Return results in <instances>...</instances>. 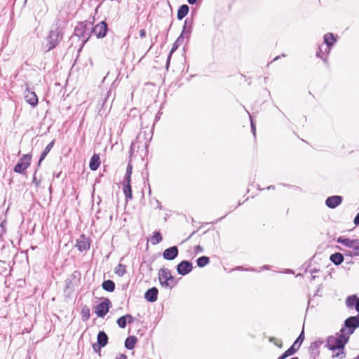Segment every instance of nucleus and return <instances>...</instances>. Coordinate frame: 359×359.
I'll list each match as a JSON object with an SVG mask.
<instances>
[{
    "label": "nucleus",
    "mask_w": 359,
    "mask_h": 359,
    "mask_svg": "<svg viewBox=\"0 0 359 359\" xmlns=\"http://www.w3.org/2000/svg\"><path fill=\"white\" fill-rule=\"evenodd\" d=\"M197 266L203 268L210 263V258L207 256H201L196 259Z\"/></svg>",
    "instance_id": "7c9ffc66"
},
{
    "label": "nucleus",
    "mask_w": 359,
    "mask_h": 359,
    "mask_svg": "<svg viewBox=\"0 0 359 359\" xmlns=\"http://www.w3.org/2000/svg\"><path fill=\"white\" fill-rule=\"evenodd\" d=\"M126 317L127 321H128V323L129 324H130V323H133V321H134V318H133L131 315H130V314H127V315H126Z\"/></svg>",
    "instance_id": "a18cd8bd"
},
{
    "label": "nucleus",
    "mask_w": 359,
    "mask_h": 359,
    "mask_svg": "<svg viewBox=\"0 0 359 359\" xmlns=\"http://www.w3.org/2000/svg\"><path fill=\"white\" fill-rule=\"evenodd\" d=\"M193 19L187 18L184 20L183 28L180 36H184L187 41L189 40L190 35L192 31Z\"/></svg>",
    "instance_id": "4468645a"
},
{
    "label": "nucleus",
    "mask_w": 359,
    "mask_h": 359,
    "mask_svg": "<svg viewBox=\"0 0 359 359\" xmlns=\"http://www.w3.org/2000/svg\"><path fill=\"white\" fill-rule=\"evenodd\" d=\"M315 278H316V276L312 274L311 279L313 280V279H315Z\"/></svg>",
    "instance_id": "69168bd1"
},
{
    "label": "nucleus",
    "mask_w": 359,
    "mask_h": 359,
    "mask_svg": "<svg viewBox=\"0 0 359 359\" xmlns=\"http://www.w3.org/2000/svg\"><path fill=\"white\" fill-rule=\"evenodd\" d=\"M194 250L196 253H200V252H203V248L199 245L195 246Z\"/></svg>",
    "instance_id": "c03bdc74"
},
{
    "label": "nucleus",
    "mask_w": 359,
    "mask_h": 359,
    "mask_svg": "<svg viewBox=\"0 0 359 359\" xmlns=\"http://www.w3.org/2000/svg\"><path fill=\"white\" fill-rule=\"evenodd\" d=\"M184 39V36H179L178 38L176 39V41L174 42L172 47L169 53V55L167 58L166 61V67L167 69L169 67L170 61L171 59L172 54L178 48V47L183 43Z\"/></svg>",
    "instance_id": "f3484780"
},
{
    "label": "nucleus",
    "mask_w": 359,
    "mask_h": 359,
    "mask_svg": "<svg viewBox=\"0 0 359 359\" xmlns=\"http://www.w3.org/2000/svg\"><path fill=\"white\" fill-rule=\"evenodd\" d=\"M102 287L105 291L111 292L115 290V283L111 280H104Z\"/></svg>",
    "instance_id": "cd10ccee"
},
{
    "label": "nucleus",
    "mask_w": 359,
    "mask_h": 359,
    "mask_svg": "<svg viewBox=\"0 0 359 359\" xmlns=\"http://www.w3.org/2000/svg\"><path fill=\"white\" fill-rule=\"evenodd\" d=\"M319 290H320V288L318 289L317 292L314 294L313 297L318 295Z\"/></svg>",
    "instance_id": "bf43d9fd"
},
{
    "label": "nucleus",
    "mask_w": 359,
    "mask_h": 359,
    "mask_svg": "<svg viewBox=\"0 0 359 359\" xmlns=\"http://www.w3.org/2000/svg\"><path fill=\"white\" fill-rule=\"evenodd\" d=\"M168 283L169 284L168 286H164V288L166 289H172L177 283V281L175 280V278L172 274L168 276Z\"/></svg>",
    "instance_id": "c9c22d12"
},
{
    "label": "nucleus",
    "mask_w": 359,
    "mask_h": 359,
    "mask_svg": "<svg viewBox=\"0 0 359 359\" xmlns=\"http://www.w3.org/2000/svg\"><path fill=\"white\" fill-rule=\"evenodd\" d=\"M295 353V350L293 348H289L286 350L278 359H285L286 358L292 355Z\"/></svg>",
    "instance_id": "f704fd0d"
},
{
    "label": "nucleus",
    "mask_w": 359,
    "mask_h": 359,
    "mask_svg": "<svg viewBox=\"0 0 359 359\" xmlns=\"http://www.w3.org/2000/svg\"><path fill=\"white\" fill-rule=\"evenodd\" d=\"M250 118L251 131L253 133L254 136H255V131H256L255 124V123L252 118V116L250 115Z\"/></svg>",
    "instance_id": "a19ab883"
},
{
    "label": "nucleus",
    "mask_w": 359,
    "mask_h": 359,
    "mask_svg": "<svg viewBox=\"0 0 359 359\" xmlns=\"http://www.w3.org/2000/svg\"><path fill=\"white\" fill-rule=\"evenodd\" d=\"M337 337L330 336L327 339L326 346L330 351H335L337 349L344 350L346 344L348 342V336L339 332L337 334Z\"/></svg>",
    "instance_id": "7ed1b4c3"
},
{
    "label": "nucleus",
    "mask_w": 359,
    "mask_h": 359,
    "mask_svg": "<svg viewBox=\"0 0 359 359\" xmlns=\"http://www.w3.org/2000/svg\"><path fill=\"white\" fill-rule=\"evenodd\" d=\"M93 30V22L90 21L81 22L77 24L74 29V35L78 36L81 41V47L86 44V43L90 39L92 34Z\"/></svg>",
    "instance_id": "f03ea898"
},
{
    "label": "nucleus",
    "mask_w": 359,
    "mask_h": 359,
    "mask_svg": "<svg viewBox=\"0 0 359 359\" xmlns=\"http://www.w3.org/2000/svg\"><path fill=\"white\" fill-rule=\"evenodd\" d=\"M176 269L178 274L186 276L192 271L193 265L190 261L183 260L177 265Z\"/></svg>",
    "instance_id": "6e6552de"
},
{
    "label": "nucleus",
    "mask_w": 359,
    "mask_h": 359,
    "mask_svg": "<svg viewBox=\"0 0 359 359\" xmlns=\"http://www.w3.org/2000/svg\"><path fill=\"white\" fill-rule=\"evenodd\" d=\"M132 170H133L132 164L130 163H128V164L127 165V168H126V174H125V176L123 178L124 180H131Z\"/></svg>",
    "instance_id": "4c0bfd02"
},
{
    "label": "nucleus",
    "mask_w": 359,
    "mask_h": 359,
    "mask_svg": "<svg viewBox=\"0 0 359 359\" xmlns=\"http://www.w3.org/2000/svg\"><path fill=\"white\" fill-rule=\"evenodd\" d=\"M318 271V270H317L316 269H311V274H313V273H316Z\"/></svg>",
    "instance_id": "5fc2aeb1"
},
{
    "label": "nucleus",
    "mask_w": 359,
    "mask_h": 359,
    "mask_svg": "<svg viewBox=\"0 0 359 359\" xmlns=\"http://www.w3.org/2000/svg\"><path fill=\"white\" fill-rule=\"evenodd\" d=\"M100 165V158L98 154H93L90 158L89 168L91 170L95 171L98 169Z\"/></svg>",
    "instance_id": "aec40b11"
},
{
    "label": "nucleus",
    "mask_w": 359,
    "mask_h": 359,
    "mask_svg": "<svg viewBox=\"0 0 359 359\" xmlns=\"http://www.w3.org/2000/svg\"><path fill=\"white\" fill-rule=\"evenodd\" d=\"M269 269V265H264L262 269Z\"/></svg>",
    "instance_id": "6e6d98bb"
},
{
    "label": "nucleus",
    "mask_w": 359,
    "mask_h": 359,
    "mask_svg": "<svg viewBox=\"0 0 359 359\" xmlns=\"http://www.w3.org/2000/svg\"><path fill=\"white\" fill-rule=\"evenodd\" d=\"M337 243H341V245H344V246L348 247L351 249L355 240H351L348 238L340 236L337 238Z\"/></svg>",
    "instance_id": "c756f323"
},
{
    "label": "nucleus",
    "mask_w": 359,
    "mask_h": 359,
    "mask_svg": "<svg viewBox=\"0 0 359 359\" xmlns=\"http://www.w3.org/2000/svg\"><path fill=\"white\" fill-rule=\"evenodd\" d=\"M353 223L355 226H359V212L355 217L353 219Z\"/></svg>",
    "instance_id": "de8ad7c7"
},
{
    "label": "nucleus",
    "mask_w": 359,
    "mask_h": 359,
    "mask_svg": "<svg viewBox=\"0 0 359 359\" xmlns=\"http://www.w3.org/2000/svg\"><path fill=\"white\" fill-rule=\"evenodd\" d=\"M32 157L31 154H23L15 165L13 171L16 173L24 174L31 164Z\"/></svg>",
    "instance_id": "39448f33"
},
{
    "label": "nucleus",
    "mask_w": 359,
    "mask_h": 359,
    "mask_svg": "<svg viewBox=\"0 0 359 359\" xmlns=\"http://www.w3.org/2000/svg\"><path fill=\"white\" fill-rule=\"evenodd\" d=\"M110 305V300L105 299L95 306V313L98 317L103 318L109 312Z\"/></svg>",
    "instance_id": "0eeeda50"
},
{
    "label": "nucleus",
    "mask_w": 359,
    "mask_h": 359,
    "mask_svg": "<svg viewBox=\"0 0 359 359\" xmlns=\"http://www.w3.org/2000/svg\"><path fill=\"white\" fill-rule=\"evenodd\" d=\"M11 247L9 245L4 244L0 249V257L3 259H7L10 257Z\"/></svg>",
    "instance_id": "bb28decb"
},
{
    "label": "nucleus",
    "mask_w": 359,
    "mask_h": 359,
    "mask_svg": "<svg viewBox=\"0 0 359 359\" xmlns=\"http://www.w3.org/2000/svg\"><path fill=\"white\" fill-rule=\"evenodd\" d=\"M179 255V250L176 245L166 248L163 252V257L165 260L172 261L174 260Z\"/></svg>",
    "instance_id": "9d476101"
},
{
    "label": "nucleus",
    "mask_w": 359,
    "mask_h": 359,
    "mask_svg": "<svg viewBox=\"0 0 359 359\" xmlns=\"http://www.w3.org/2000/svg\"><path fill=\"white\" fill-rule=\"evenodd\" d=\"M39 168H38L36 166V170L34 171V175H33V179H32V183L34 184L36 187H39L40 185V184H41V180H37V178L36 177V172H37Z\"/></svg>",
    "instance_id": "58836bf2"
},
{
    "label": "nucleus",
    "mask_w": 359,
    "mask_h": 359,
    "mask_svg": "<svg viewBox=\"0 0 359 359\" xmlns=\"http://www.w3.org/2000/svg\"><path fill=\"white\" fill-rule=\"evenodd\" d=\"M279 58H280V56H277V57H276L273 59V60H274V61H275V60H278Z\"/></svg>",
    "instance_id": "052dcab7"
},
{
    "label": "nucleus",
    "mask_w": 359,
    "mask_h": 359,
    "mask_svg": "<svg viewBox=\"0 0 359 359\" xmlns=\"http://www.w3.org/2000/svg\"><path fill=\"white\" fill-rule=\"evenodd\" d=\"M323 41L327 47V53L330 52L331 47L337 42V37L332 33H327L323 36Z\"/></svg>",
    "instance_id": "a211bd4d"
},
{
    "label": "nucleus",
    "mask_w": 359,
    "mask_h": 359,
    "mask_svg": "<svg viewBox=\"0 0 359 359\" xmlns=\"http://www.w3.org/2000/svg\"><path fill=\"white\" fill-rule=\"evenodd\" d=\"M55 144V140H52L45 148L41 154L39 162L37 163V167L39 168L41 166V162L45 159L48 154L50 152L51 149L53 147Z\"/></svg>",
    "instance_id": "4be33fe9"
},
{
    "label": "nucleus",
    "mask_w": 359,
    "mask_h": 359,
    "mask_svg": "<svg viewBox=\"0 0 359 359\" xmlns=\"http://www.w3.org/2000/svg\"><path fill=\"white\" fill-rule=\"evenodd\" d=\"M339 355H340V353H337V354L334 355V357H339Z\"/></svg>",
    "instance_id": "680f3d73"
},
{
    "label": "nucleus",
    "mask_w": 359,
    "mask_h": 359,
    "mask_svg": "<svg viewBox=\"0 0 359 359\" xmlns=\"http://www.w3.org/2000/svg\"><path fill=\"white\" fill-rule=\"evenodd\" d=\"M341 354L343 355V356H341V358H344L345 357V353L344 351L341 352Z\"/></svg>",
    "instance_id": "e2e57ef3"
},
{
    "label": "nucleus",
    "mask_w": 359,
    "mask_h": 359,
    "mask_svg": "<svg viewBox=\"0 0 359 359\" xmlns=\"http://www.w3.org/2000/svg\"><path fill=\"white\" fill-rule=\"evenodd\" d=\"M116 323L121 328H125L127 325V323H128L126 316H123L118 318L117 319Z\"/></svg>",
    "instance_id": "e433bc0d"
},
{
    "label": "nucleus",
    "mask_w": 359,
    "mask_h": 359,
    "mask_svg": "<svg viewBox=\"0 0 359 359\" xmlns=\"http://www.w3.org/2000/svg\"><path fill=\"white\" fill-rule=\"evenodd\" d=\"M236 269L238 270H245V271H255V272H259L261 271L262 269L260 270H257L255 269H253V268H250V269H244L243 266H238L236 268Z\"/></svg>",
    "instance_id": "37998d69"
},
{
    "label": "nucleus",
    "mask_w": 359,
    "mask_h": 359,
    "mask_svg": "<svg viewBox=\"0 0 359 359\" xmlns=\"http://www.w3.org/2000/svg\"><path fill=\"white\" fill-rule=\"evenodd\" d=\"M108 25L105 21H102L95 26L93 25L92 33H94L97 38H104L108 32Z\"/></svg>",
    "instance_id": "423d86ee"
},
{
    "label": "nucleus",
    "mask_w": 359,
    "mask_h": 359,
    "mask_svg": "<svg viewBox=\"0 0 359 359\" xmlns=\"http://www.w3.org/2000/svg\"><path fill=\"white\" fill-rule=\"evenodd\" d=\"M275 340H276V338H275V337H270V338H269V341H270L271 342H273Z\"/></svg>",
    "instance_id": "4d7b16f0"
},
{
    "label": "nucleus",
    "mask_w": 359,
    "mask_h": 359,
    "mask_svg": "<svg viewBox=\"0 0 359 359\" xmlns=\"http://www.w3.org/2000/svg\"><path fill=\"white\" fill-rule=\"evenodd\" d=\"M111 93V90L107 92V97H109V95Z\"/></svg>",
    "instance_id": "0e129e2a"
},
{
    "label": "nucleus",
    "mask_w": 359,
    "mask_h": 359,
    "mask_svg": "<svg viewBox=\"0 0 359 359\" xmlns=\"http://www.w3.org/2000/svg\"><path fill=\"white\" fill-rule=\"evenodd\" d=\"M63 34L59 27L51 29L47 36V43L46 45V51H50L55 48L62 39Z\"/></svg>",
    "instance_id": "20e7f679"
},
{
    "label": "nucleus",
    "mask_w": 359,
    "mask_h": 359,
    "mask_svg": "<svg viewBox=\"0 0 359 359\" xmlns=\"http://www.w3.org/2000/svg\"><path fill=\"white\" fill-rule=\"evenodd\" d=\"M357 357H358V359H359V355Z\"/></svg>",
    "instance_id": "774afa93"
},
{
    "label": "nucleus",
    "mask_w": 359,
    "mask_h": 359,
    "mask_svg": "<svg viewBox=\"0 0 359 359\" xmlns=\"http://www.w3.org/2000/svg\"><path fill=\"white\" fill-rule=\"evenodd\" d=\"M189 7L187 4L181 5L178 10H177V18L179 20H182L189 13Z\"/></svg>",
    "instance_id": "b1692460"
},
{
    "label": "nucleus",
    "mask_w": 359,
    "mask_h": 359,
    "mask_svg": "<svg viewBox=\"0 0 359 359\" xmlns=\"http://www.w3.org/2000/svg\"><path fill=\"white\" fill-rule=\"evenodd\" d=\"M156 203H157V208H159V209H161L162 207H161V203L158 201H156Z\"/></svg>",
    "instance_id": "864d4df0"
},
{
    "label": "nucleus",
    "mask_w": 359,
    "mask_h": 359,
    "mask_svg": "<svg viewBox=\"0 0 359 359\" xmlns=\"http://www.w3.org/2000/svg\"><path fill=\"white\" fill-rule=\"evenodd\" d=\"M109 337L104 331H100L97 336V343L100 344V346L104 347L108 344Z\"/></svg>",
    "instance_id": "5701e85b"
},
{
    "label": "nucleus",
    "mask_w": 359,
    "mask_h": 359,
    "mask_svg": "<svg viewBox=\"0 0 359 359\" xmlns=\"http://www.w3.org/2000/svg\"><path fill=\"white\" fill-rule=\"evenodd\" d=\"M330 259L334 264L338 266L344 262V257L340 252H335L330 255Z\"/></svg>",
    "instance_id": "393cba45"
},
{
    "label": "nucleus",
    "mask_w": 359,
    "mask_h": 359,
    "mask_svg": "<svg viewBox=\"0 0 359 359\" xmlns=\"http://www.w3.org/2000/svg\"><path fill=\"white\" fill-rule=\"evenodd\" d=\"M308 304H309V306L311 304V299L309 300Z\"/></svg>",
    "instance_id": "338daca9"
},
{
    "label": "nucleus",
    "mask_w": 359,
    "mask_h": 359,
    "mask_svg": "<svg viewBox=\"0 0 359 359\" xmlns=\"http://www.w3.org/2000/svg\"><path fill=\"white\" fill-rule=\"evenodd\" d=\"M81 313L83 321L88 320L90 317V309L86 305L81 308Z\"/></svg>",
    "instance_id": "473e14b6"
},
{
    "label": "nucleus",
    "mask_w": 359,
    "mask_h": 359,
    "mask_svg": "<svg viewBox=\"0 0 359 359\" xmlns=\"http://www.w3.org/2000/svg\"><path fill=\"white\" fill-rule=\"evenodd\" d=\"M116 359H127V356L125 354H120Z\"/></svg>",
    "instance_id": "8fccbe9b"
},
{
    "label": "nucleus",
    "mask_w": 359,
    "mask_h": 359,
    "mask_svg": "<svg viewBox=\"0 0 359 359\" xmlns=\"http://www.w3.org/2000/svg\"><path fill=\"white\" fill-rule=\"evenodd\" d=\"M137 341V338L135 336H129L125 340V347L128 350H133Z\"/></svg>",
    "instance_id": "a878e982"
},
{
    "label": "nucleus",
    "mask_w": 359,
    "mask_h": 359,
    "mask_svg": "<svg viewBox=\"0 0 359 359\" xmlns=\"http://www.w3.org/2000/svg\"><path fill=\"white\" fill-rule=\"evenodd\" d=\"M126 266L122 264H119L115 269V273L119 276L123 277L124 274L126 273Z\"/></svg>",
    "instance_id": "2f4dec72"
},
{
    "label": "nucleus",
    "mask_w": 359,
    "mask_h": 359,
    "mask_svg": "<svg viewBox=\"0 0 359 359\" xmlns=\"http://www.w3.org/2000/svg\"><path fill=\"white\" fill-rule=\"evenodd\" d=\"M25 99L32 107H34L38 104V97L34 92L29 90L28 85L26 86Z\"/></svg>",
    "instance_id": "9b49d317"
},
{
    "label": "nucleus",
    "mask_w": 359,
    "mask_h": 359,
    "mask_svg": "<svg viewBox=\"0 0 359 359\" xmlns=\"http://www.w3.org/2000/svg\"><path fill=\"white\" fill-rule=\"evenodd\" d=\"M158 290L156 287L148 289L144 293V298L149 302H155L158 299Z\"/></svg>",
    "instance_id": "dca6fc26"
},
{
    "label": "nucleus",
    "mask_w": 359,
    "mask_h": 359,
    "mask_svg": "<svg viewBox=\"0 0 359 359\" xmlns=\"http://www.w3.org/2000/svg\"><path fill=\"white\" fill-rule=\"evenodd\" d=\"M162 239L161 233L159 231H156L151 238V242L153 245H156L161 242Z\"/></svg>",
    "instance_id": "72a5a7b5"
},
{
    "label": "nucleus",
    "mask_w": 359,
    "mask_h": 359,
    "mask_svg": "<svg viewBox=\"0 0 359 359\" xmlns=\"http://www.w3.org/2000/svg\"><path fill=\"white\" fill-rule=\"evenodd\" d=\"M321 54H322V49H321V48H320V47H319V48H318V50H317V52H316V56H317L318 57L321 58V59H323V60H325V59H324V58L323 57V56H322V55H321Z\"/></svg>",
    "instance_id": "49530a36"
},
{
    "label": "nucleus",
    "mask_w": 359,
    "mask_h": 359,
    "mask_svg": "<svg viewBox=\"0 0 359 359\" xmlns=\"http://www.w3.org/2000/svg\"><path fill=\"white\" fill-rule=\"evenodd\" d=\"M171 272L168 269L161 268L158 271V280L161 285L163 287L164 286H168V276L170 275Z\"/></svg>",
    "instance_id": "2eb2a0df"
},
{
    "label": "nucleus",
    "mask_w": 359,
    "mask_h": 359,
    "mask_svg": "<svg viewBox=\"0 0 359 359\" xmlns=\"http://www.w3.org/2000/svg\"><path fill=\"white\" fill-rule=\"evenodd\" d=\"M139 33H140V36L141 38H144L146 36V31L144 29H140Z\"/></svg>",
    "instance_id": "09e8293b"
},
{
    "label": "nucleus",
    "mask_w": 359,
    "mask_h": 359,
    "mask_svg": "<svg viewBox=\"0 0 359 359\" xmlns=\"http://www.w3.org/2000/svg\"><path fill=\"white\" fill-rule=\"evenodd\" d=\"M304 339V330L302 331L297 339L295 340V341L293 343V344L290 348H293L294 350H295V353L298 351L299 348L302 343L303 342Z\"/></svg>",
    "instance_id": "c85d7f7f"
},
{
    "label": "nucleus",
    "mask_w": 359,
    "mask_h": 359,
    "mask_svg": "<svg viewBox=\"0 0 359 359\" xmlns=\"http://www.w3.org/2000/svg\"><path fill=\"white\" fill-rule=\"evenodd\" d=\"M131 180H126L123 179V191L126 199H132V187L130 185Z\"/></svg>",
    "instance_id": "6ab92c4d"
},
{
    "label": "nucleus",
    "mask_w": 359,
    "mask_h": 359,
    "mask_svg": "<svg viewBox=\"0 0 359 359\" xmlns=\"http://www.w3.org/2000/svg\"><path fill=\"white\" fill-rule=\"evenodd\" d=\"M266 189H268V190H274L275 189V187L273 185H271V186L267 187Z\"/></svg>",
    "instance_id": "603ef678"
},
{
    "label": "nucleus",
    "mask_w": 359,
    "mask_h": 359,
    "mask_svg": "<svg viewBox=\"0 0 359 359\" xmlns=\"http://www.w3.org/2000/svg\"><path fill=\"white\" fill-rule=\"evenodd\" d=\"M6 232V228L3 223L0 224V238L3 239V234Z\"/></svg>",
    "instance_id": "79ce46f5"
},
{
    "label": "nucleus",
    "mask_w": 359,
    "mask_h": 359,
    "mask_svg": "<svg viewBox=\"0 0 359 359\" xmlns=\"http://www.w3.org/2000/svg\"><path fill=\"white\" fill-rule=\"evenodd\" d=\"M351 249V250H346V256H359V240H355Z\"/></svg>",
    "instance_id": "412c9836"
},
{
    "label": "nucleus",
    "mask_w": 359,
    "mask_h": 359,
    "mask_svg": "<svg viewBox=\"0 0 359 359\" xmlns=\"http://www.w3.org/2000/svg\"><path fill=\"white\" fill-rule=\"evenodd\" d=\"M345 304L348 309H354L358 313L357 316L347 318L340 330V332L349 337L359 327V297L356 294L349 295L346 297Z\"/></svg>",
    "instance_id": "f257e3e1"
},
{
    "label": "nucleus",
    "mask_w": 359,
    "mask_h": 359,
    "mask_svg": "<svg viewBox=\"0 0 359 359\" xmlns=\"http://www.w3.org/2000/svg\"><path fill=\"white\" fill-rule=\"evenodd\" d=\"M195 233L196 231L192 232L191 235L186 239V241L189 240Z\"/></svg>",
    "instance_id": "13d9d810"
},
{
    "label": "nucleus",
    "mask_w": 359,
    "mask_h": 359,
    "mask_svg": "<svg viewBox=\"0 0 359 359\" xmlns=\"http://www.w3.org/2000/svg\"><path fill=\"white\" fill-rule=\"evenodd\" d=\"M90 239L84 234H81L76 240V247L80 252L86 251L90 248Z\"/></svg>",
    "instance_id": "1a4fd4ad"
},
{
    "label": "nucleus",
    "mask_w": 359,
    "mask_h": 359,
    "mask_svg": "<svg viewBox=\"0 0 359 359\" xmlns=\"http://www.w3.org/2000/svg\"><path fill=\"white\" fill-rule=\"evenodd\" d=\"M343 201V198L341 196H332L327 198L325 200V205L331 209H334L339 206Z\"/></svg>",
    "instance_id": "f8f14e48"
},
{
    "label": "nucleus",
    "mask_w": 359,
    "mask_h": 359,
    "mask_svg": "<svg viewBox=\"0 0 359 359\" xmlns=\"http://www.w3.org/2000/svg\"><path fill=\"white\" fill-rule=\"evenodd\" d=\"M92 347H93V351L95 353H100V351H101V348H103L104 346H100V344L96 343V344H93Z\"/></svg>",
    "instance_id": "ea45409f"
},
{
    "label": "nucleus",
    "mask_w": 359,
    "mask_h": 359,
    "mask_svg": "<svg viewBox=\"0 0 359 359\" xmlns=\"http://www.w3.org/2000/svg\"><path fill=\"white\" fill-rule=\"evenodd\" d=\"M197 1L198 0H187V2L191 5H194L197 2Z\"/></svg>",
    "instance_id": "3c124183"
},
{
    "label": "nucleus",
    "mask_w": 359,
    "mask_h": 359,
    "mask_svg": "<svg viewBox=\"0 0 359 359\" xmlns=\"http://www.w3.org/2000/svg\"><path fill=\"white\" fill-rule=\"evenodd\" d=\"M323 340L318 339L311 344L309 348V352L310 353L311 358H312L313 359H316L319 355V348L323 344Z\"/></svg>",
    "instance_id": "ddd939ff"
}]
</instances>
